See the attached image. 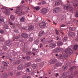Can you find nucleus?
<instances>
[{
    "mask_svg": "<svg viewBox=\"0 0 78 78\" xmlns=\"http://www.w3.org/2000/svg\"><path fill=\"white\" fill-rule=\"evenodd\" d=\"M76 69V67L75 66H73L71 67L70 69H69L68 71V73H64L62 74V76L64 78H66L67 77L68 75L70 73V75L69 76V78H73L74 73H73L72 72L74 70H75Z\"/></svg>",
    "mask_w": 78,
    "mask_h": 78,
    "instance_id": "1",
    "label": "nucleus"
},
{
    "mask_svg": "<svg viewBox=\"0 0 78 78\" xmlns=\"http://www.w3.org/2000/svg\"><path fill=\"white\" fill-rule=\"evenodd\" d=\"M72 52V50L69 48H68L66 49V50L65 52V54H64V58H66L68 57V56L67 55L71 54Z\"/></svg>",
    "mask_w": 78,
    "mask_h": 78,
    "instance_id": "2",
    "label": "nucleus"
},
{
    "mask_svg": "<svg viewBox=\"0 0 78 78\" xmlns=\"http://www.w3.org/2000/svg\"><path fill=\"white\" fill-rule=\"evenodd\" d=\"M70 5V4H67L66 5H65L63 6V9L64 10H69L71 11H73V9Z\"/></svg>",
    "mask_w": 78,
    "mask_h": 78,
    "instance_id": "3",
    "label": "nucleus"
},
{
    "mask_svg": "<svg viewBox=\"0 0 78 78\" xmlns=\"http://www.w3.org/2000/svg\"><path fill=\"white\" fill-rule=\"evenodd\" d=\"M47 24L46 23L44 22H41V23L39 24V26L40 27L42 28H44L46 27V24Z\"/></svg>",
    "mask_w": 78,
    "mask_h": 78,
    "instance_id": "4",
    "label": "nucleus"
},
{
    "mask_svg": "<svg viewBox=\"0 0 78 78\" xmlns=\"http://www.w3.org/2000/svg\"><path fill=\"white\" fill-rule=\"evenodd\" d=\"M62 49H61V48H57L53 50V52L55 53H58V52L60 51H61V50H62Z\"/></svg>",
    "mask_w": 78,
    "mask_h": 78,
    "instance_id": "5",
    "label": "nucleus"
},
{
    "mask_svg": "<svg viewBox=\"0 0 78 78\" xmlns=\"http://www.w3.org/2000/svg\"><path fill=\"white\" fill-rule=\"evenodd\" d=\"M61 11V9L59 8H57L53 10V12L55 13H58L60 12Z\"/></svg>",
    "mask_w": 78,
    "mask_h": 78,
    "instance_id": "6",
    "label": "nucleus"
},
{
    "mask_svg": "<svg viewBox=\"0 0 78 78\" xmlns=\"http://www.w3.org/2000/svg\"><path fill=\"white\" fill-rule=\"evenodd\" d=\"M47 12V10L46 9L44 8L41 11V13L44 15L46 14Z\"/></svg>",
    "mask_w": 78,
    "mask_h": 78,
    "instance_id": "7",
    "label": "nucleus"
},
{
    "mask_svg": "<svg viewBox=\"0 0 78 78\" xmlns=\"http://www.w3.org/2000/svg\"><path fill=\"white\" fill-rule=\"evenodd\" d=\"M34 30V26H29L27 30L29 31H31Z\"/></svg>",
    "mask_w": 78,
    "mask_h": 78,
    "instance_id": "8",
    "label": "nucleus"
},
{
    "mask_svg": "<svg viewBox=\"0 0 78 78\" xmlns=\"http://www.w3.org/2000/svg\"><path fill=\"white\" fill-rule=\"evenodd\" d=\"M55 5H62V2H61V0H57V2H55Z\"/></svg>",
    "mask_w": 78,
    "mask_h": 78,
    "instance_id": "9",
    "label": "nucleus"
},
{
    "mask_svg": "<svg viewBox=\"0 0 78 78\" xmlns=\"http://www.w3.org/2000/svg\"><path fill=\"white\" fill-rule=\"evenodd\" d=\"M49 46H50L51 48H55L56 47V44L54 43H51L49 44Z\"/></svg>",
    "mask_w": 78,
    "mask_h": 78,
    "instance_id": "10",
    "label": "nucleus"
},
{
    "mask_svg": "<svg viewBox=\"0 0 78 78\" xmlns=\"http://www.w3.org/2000/svg\"><path fill=\"white\" fill-rule=\"evenodd\" d=\"M75 33L74 32L69 33L68 34L69 36L71 37H73L74 36Z\"/></svg>",
    "mask_w": 78,
    "mask_h": 78,
    "instance_id": "11",
    "label": "nucleus"
},
{
    "mask_svg": "<svg viewBox=\"0 0 78 78\" xmlns=\"http://www.w3.org/2000/svg\"><path fill=\"white\" fill-rule=\"evenodd\" d=\"M21 36L24 38H26L28 36V35L27 34L25 33H23L21 34Z\"/></svg>",
    "mask_w": 78,
    "mask_h": 78,
    "instance_id": "12",
    "label": "nucleus"
},
{
    "mask_svg": "<svg viewBox=\"0 0 78 78\" xmlns=\"http://www.w3.org/2000/svg\"><path fill=\"white\" fill-rule=\"evenodd\" d=\"M56 61L57 59L54 58L52 59L51 60H50V63L52 64Z\"/></svg>",
    "mask_w": 78,
    "mask_h": 78,
    "instance_id": "13",
    "label": "nucleus"
},
{
    "mask_svg": "<svg viewBox=\"0 0 78 78\" xmlns=\"http://www.w3.org/2000/svg\"><path fill=\"white\" fill-rule=\"evenodd\" d=\"M44 34V32L43 31H41L39 33V36L42 37Z\"/></svg>",
    "mask_w": 78,
    "mask_h": 78,
    "instance_id": "14",
    "label": "nucleus"
},
{
    "mask_svg": "<svg viewBox=\"0 0 78 78\" xmlns=\"http://www.w3.org/2000/svg\"><path fill=\"white\" fill-rule=\"evenodd\" d=\"M23 65H20L18 66V70H20L22 69L23 67Z\"/></svg>",
    "mask_w": 78,
    "mask_h": 78,
    "instance_id": "15",
    "label": "nucleus"
},
{
    "mask_svg": "<svg viewBox=\"0 0 78 78\" xmlns=\"http://www.w3.org/2000/svg\"><path fill=\"white\" fill-rule=\"evenodd\" d=\"M12 44L11 40H9L6 42V44L8 46Z\"/></svg>",
    "mask_w": 78,
    "mask_h": 78,
    "instance_id": "16",
    "label": "nucleus"
},
{
    "mask_svg": "<svg viewBox=\"0 0 78 78\" xmlns=\"http://www.w3.org/2000/svg\"><path fill=\"white\" fill-rule=\"evenodd\" d=\"M58 58L60 59H62L64 58V55L63 53L62 54L59 55L58 56Z\"/></svg>",
    "mask_w": 78,
    "mask_h": 78,
    "instance_id": "17",
    "label": "nucleus"
},
{
    "mask_svg": "<svg viewBox=\"0 0 78 78\" xmlns=\"http://www.w3.org/2000/svg\"><path fill=\"white\" fill-rule=\"evenodd\" d=\"M1 9H3V10L5 9V11H4V12L5 14H8L9 13V11L6 9L5 8H1Z\"/></svg>",
    "mask_w": 78,
    "mask_h": 78,
    "instance_id": "18",
    "label": "nucleus"
},
{
    "mask_svg": "<svg viewBox=\"0 0 78 78\" xmlns=\"http://www.w3.org/2000/svg\"><path fill=\"white\" fill-rule=\"evenodd\" d=\"M57 44L59 46H62L63 44V43L61 41H58L57 43Z\"/></svg>",
    "mask_w": 78,
    "mask_h": 78,
    "instance_id": "19",
    "label": "nucleus"
},
{
    "mask_svg": "<svg viewBox=\"0 0 78 78\" xmlns=\"http://www.w3.org/2000/svg\"><path fill=\"white\" fill-rule=\"evenodd\" d=\"M32 67L34 69H36L37 68V65L36 64H33L32 65Z\"/></svg>",
    "mask_w": 78,
    "mask_h": 78,
    "instance_id": "20",
    "label": "nucleus"
},
{
    "mask_svg": "<svg viewBox=\"0 0 78 78\" xmlns=\"http://www.w3.org/2000/svg\"><path fill=\"white\" fill-rule=\"evenodd\" d=\"M68 69V67L67 66H64L62 67V69L63 70H66Z\"/></svg>",
    "mask_w": 78,
    "mask_h": 78,
    "instance_id": "21",
    "label": "nucleus"
},
{
    "mask_svg": "<svg viewBox=\"0 0 78 78\" xmlns=\"http://www.w3.org/2000/svg\"><path fill=\"white\" fill-rule=\"evenodd\" d=\"M40 9V8L39 6H37L34 8V9L37 11L39 10Z\"/></svg>",
    "mask_w": 78,
    "mask_h": 78,
    "instance_id": "22",
    "label": "nucleus"
},
{
    "mask_svg": "<svg viewBox=\"0 0 78 78\" xmlns=\"http://www.w3.org/2000/svg\"><path fill=\"white\" fill-rule=\"evenodd\" d=\"M30 66V64L29 63H27L25 64V66L26 67H29Z\"/></svg>",
    "mask_w": 78,
    "mask_h": 78,
    "instance_id": "23",
    "label": "nucleus"
},
{
    "mask_svg": "<svg viewBox=\"0 0 78 78\" xmlns=\"http://www.w3.org/2000/svg\"><path fill=\"white\" fill-rule=\"evenodd\" d=\"M26 54L30 56L31 55L32 53L30 51L27 52L26 53Z\"/></svg>",
    "mask_w": 78,
    "mask_h": 78,
    "instance_id": "24",
    "label": "nucleus"
},
{
    "mask_svg": "<svg viewBox=\"0 0 78 78\" xmlns=\"http://www.w3.org/2000/svg\"><path fill=\"white\" fill-rule=\"evenodd\" d=\"M41 58H38L36 59V61L37 62H39L41 61Z\"/></svg>",
    "mask_w": 78,
    "mask_h": 78,
    "instance_id": "25",
    "label": "nucleus"
},
{
    "mask_svg": "<svg viewBox=\"0 0 78 78\" xmlns=\"http://www.w3.org/2000/svg\"><path fill=\"white\" fill-rule=\"evenodd\" d=\"M20 12V10L19 8L18 9H17L16 10V11H15V12L16 14Z\"/></svg>",
    "mask_w": 78,
    "mask_h": 78,
    "instance_id": "26",
    "label": "nucleus"
},
{
    "mask_svg": "<svg viewBox=\"0 0 78 78\" xmlns=\"http://www.w3.org/2000/svg\"><path fill=\"white\" fill-rule=\"evenodd\" d=\"M44 65V62H41V63L39 64V66L41 67H42Z\"/></svg>",
    "mask_w": 78,
    "mask_h": 78,
    "instance_id": "27",
    "label": "nucleus"
},
{
    "mask_svg": "<svg viewBox=\"0 0 78 78\" xmlns=\"http://www.w3.org/2000/svg\"><path fill=\"white\" fill-rule=\"evenodd\" d=\"M23 78H30V76H28L27 75H24L23 77Z\"/></svg>",
    "mask_w": 78,
    "mask_h": 78,
    "instance_id": "28",
    "label": "nucleus"
},
{
    "mask_svg": "<svg viewBox=\"0 0 78 78\" xmlns=\"http://www.w3.org/2000/svg\"><path fill=\"white\" fill-rule=\"evenodd\" d=\"M78 48V46L76 45L74 46L73 48L74 49L76 50Z\"/></svg>",
    "mask_w": 78,
    "mask_h": 78,
    "instance_id": "29",
    "label": "nucleus"
},
{
    "mask_svg": "<svg viewBox=\"0 0 78 78\" xmlns=\"http://www.w3.org/2000/svg\"><path fill=\"white\" fill-rule=\"evenodd\" d=\"M0 41L2 42H3L4 41V39H3V37H0Z\"/></svg>",
    "mask_w": 78,
    "mask_h": 78,
    "instance_id": "30",
    "label": "nucleus"
},
{
    "mask_svg": "<svg viewBox=\"0 0 78 78\" xmlns=\"http://www.w3.org/2000/svg\"><path fill=\"white\" fill-rule=\"evenodd\" d=\"M10 18L11 20H14L15 19V17L14 16L12 15H11Z\"/></svg>",
    "mask_w": 78,
    "mask_h": 78,
    "instance_id": "31",
    "label": "nucleus"
},
{
    "mask_svg": "<svg viewBox=\"0 0 78 78\" xmlns=\"http://www.w3.org/2000/svg\"><path fill=\"white\" fill-rule=\"evenodd\" d=\"M8 26L7 24L5 25L4 27H3L4 28H5V29H8Z\"/></svg>",
    "mask_w": 78,
    "mask_h": 78,
    "instance_id": "32",
    "label": "nucleus"
},
{
    "mask_svg": "<svg viewBox=\"0 0 78 78\" xmlns=\"http://www.w3.org/2000/svg\"><path fill=\"white\" fill-rule=\"evenodd\" d=\"M8 65H4V67H3V69H4L5 70H6L7 69L6 68H5V67H7Z\"/></svg>",
    "mask_w": 78,
    "mask_h": 78,
    "instance_id": "33",
    "label": "nucleus"
},
{
    "mask_svg": "<svg viewBox=\"0 0 78 78\" xmlns=\"http://www.w3.org/2000/svg\"><path fill=\"white\" fill-rule=\"evenodd\" d=\"M74 5L75 6H77L78 5V2H75V3H74Z\"/></svg>",
    "mask_w": 78,
    "mask_h": 78,
    "instance_id": "34",
    "label": "nucleus"
},
{
    "mask_svg": "<svg viewBox=\"0 0 78 78\" xmlns=\"http://www.w3.org/2000/svg\"><path fill=\"white\" fill-rule=\"evenodd\" d=\"M69 31H73L74 30H73V28L72 27H70L69 28Z\"/></svg>",
    "mask_w": 78,
    "mask_h": 78,
    "instance_id": "35",
    "label": "nucleus"
},
{
    "mask_svg": "<svg viewBox=\"0 0 78 78\" xmlns=\"http://www.w3.org/2000/svg\"><path fill=\"white\" fill-rule=\"evenodd\" d=\"M67 37H64V38H63V41H67Z\"/></svg>",
    "mask_w": 78,
    "mask_h": 78,
    "instance_id": "36",
    "label": "nucleus"
},
{
    "mask_svg": "<svg viewBox=\"0 0 78 78\" xmlns=\"http://www.w3.org/2000/svg\"><path fill=\"white\" fill-rule=\"evenodd\" d=\"M4 62L5 64H6L7 65H8L9 64V62L8 61H5Z\"/></svg>",
    "mask_w": 78,
    "mask_h": 78,
    "instance_id": "37",
    "label": "nucleus"
},
{
    "mask_svg": "<svg viewBox=\"0 0 78 78\" xmlns=\"http://www.w3.org/2000/svg\"><path fill=\"white\" fill-rule=\"evenodd\" d=\"M26 58L27 60H29L30 58V57L29 56H26Z\"/></svg>",
    "mask_w": 78,
    "mask_h": 78,
    "instance_id": "38",
    "label": "nucleus"
},
{
    "mask_svg": "<svg viewBox=\"0 0 78 78\" xmlns=\"http://www.w3.org/2000/svg\"><path fill=\"white\" fill-rule=\"evenodd\" d=\"M7 48L6 46H4L3 47V49L4 50H7Z\"/></svg>",
    "mask_w": 78,
    "mask_h": 78,
    "instance_id": "39",
    "label": "nucleus"
},
{
    "mask_svg": "<svg viewBox=\"0 0 78 78\" xmlns=\"http://www.w3.org/2000/svg\"><path fill=\"white\" fill-rule=\"evenodd\" d=\"M24 14V12H21L20 13H19V15L20 16H21Z\"/></svg>",
    "mask_w": 78,
    "mask_h": 78,
    "instance_id": "40",
    "label": "nucleus"
},
{
    "mask_svg": "<svg viewBox=\"0 0 78 78\" xmlns=\"http://www.w3.org/2000/svg\"><path fill=\"white\" fill-rule=\"evenodd\" d=\"M55 32H56V34H57V35H58L59 34V32H58V31L57 30H55Z\"/></svg>",
    "mask_w": 78,
    "mask_h": 78,
    "instance_id": "41",
    "label": "nucleus"
},
{
    "mask_svg": "<svg viewBox=\"0 0 78 78\" xmlns=\"http://www.w3.org/2000/svg\"><path fill=\"white\" fill-rule=\"evenodd\" d=\"M15 64L17 65V64H19L20 63V62L19 61H16L15 62Z\"/></svg>",
    "mask_w": 78,
    "mask_h": 78,
    "instance_id": "42",
    "label": "nucleus"
},
{
    "mask_svg": "<svg viewBox=\"0 0 78 78\" xmlns=\"http://www.w3.org/2000/svg\"><path fill=\"white\" fill-rule=\"evenodd\" d=\"M4 17L3 16L0 17V20H3L4 19Z\"/></svg>",
    "mask_w": 78,
    "mask_h": 78,
    "instance_id": "43",
    "label": "nucleus"
},
{
    "mask_svg": "<svg viewBox=\"0 0 78 78\" xmlns=\"http://www.w3.org/2000/svg\"><path fill=\"white\" fill-rule=\"evenodd\" d=\"M0 33L1 34H3L4 32V30H0Z\"/></svg>",
    "mask_w": 78,
    "mask_h": 78,
    "instance_id": "44",
    "label": "nucleus"
},
{
    "mask_svg": "<svg viewBox=\"0 0 78 78\" xmlns=\"http://www.w3.org/2000/svg\"><path fill=\"white\" fill-rule=\"evenodd\" d=\"M27 71L28 72H30L29 68H27Z\"/></svg>",
    "mask_w": 78,
    "mask_h": 78,
    "instance_id": "45",
    "label": "nucleus"
},
{
    "mask_svg": "<svg viewBox=\"0 0 78 78\" xmlns=\"http://www.w3.org/2000/svg\"><path fill=\"white\" fill-rule=\"evenodd\" d=\"M25 17H22L21 19H20V20H25Z\"/></svg>",
    "mask_w": 78,
    "mask_h": 78,
    "instance_id": "46",
    "label": "nucleus"
},
{
    "mask_svg": "<svg viewBox=\"0 0 78 78\" xmlns=\"http://www.w3.org/2000/svg\"><path fill=\"white\" fill-rule=\"evenodd\" d=\"M3 76L4 78H6L7 77V75L6 74H4L3 75Z\"/></svg>",
    "mask_w": 78,
    "mask_h": 78,
    "instance_id": "47",
    "label": "nucleus"
},
{
    "mask_svg": "<svg viewBox=\"0 0 78 78\" xmlns=\"http://www.w3.org/2000/svg\"><path fill=\"white\" fill-rule=\"evenodd\" d=\"M15 38L16 39H18L19 38V36H16Z\"/></svg>",
    "mask_w": 78,
    "mask_h": 78,
    "instance_id": "48",
    "label": "nucleus"
},
{
    "mask_svg": "<svg viewBox=\"0 0 78 78\" xmlns=\"http://www.w3.org/2000/svg\"><path fill=\"white\" fill-rule=\"evenodd\" d=\"M20 74V73L19 72H18L17 73H16V75L17 76H18Z\"/></svg>",
    "mask_w": 78,
    "mask_h": 78,
    "instance_id": "49",
    "label": "nucleus"
},
{
    "mask_svg": "<svg viewBox=\"0 0 78 78\" xmlns=\"http://www.w3.org/2000/svg\"><path fill=\"white\" fill-rule=\"evenodd\" d=\"M1 56H3L5 55V53H2V54L1 55Z\"/></svg>",
    "mask_w": 78,
    "mask_h": 78,
    "instance_id": "50",
    "label": "nucleus"
},
{
    "mask_svg": "<svg viewBox=\"0 0 78 78\" xmlns=\"http://www.w3.org/2000/svg\"><path fill=\"white\" fill-rule=\"evenodd\" d=\"M36 50H37L36 49H35V48H33L32 49V51H36Z\"/></svg>",
    "mask_w": 78,
    "mask_h": 78,
    "instance_id": "51",
    "label": "nucleus"
},
{
    "mask_svg": "<svg viewBox=\"0 0 78 78\" xmlns=\"http://www.w3.org/2000/svg\"><path fill=\"white\" fill-rule=\"evenodd\" d=\"M61 66V65H60V63H58V64H57V66Z\"/></svg>",
    "mask_w": 78,
    "mask_h": 78,
    "instance_id": "52",
    "label": "nucleus"
},
{
    "mask_svg": "<svg viewBox=\"0 0 78 78\" xmlns=\"http://www.w3.org/2000/svg\"><path fill=\"white\" fill-rule=\"evenodd\" d=\"M76 17H78V12H76Z\"/></svg>",
    "mask_w": 78,
    "mask_h": 78,
    "instance_id": "53",
    "label": "nucleus"
},
{
    "mask_svg": "<svg viewBox=\"0 0 78 78\" xmlns=\"http://www.w3.org/2000/svg\"><path fill=\"white\" fill-rule=\"evenodd\" d=\"M65 27V25L62 24V25H61V27Z\"/></svg>",
    "mask_w": 78,
    "mask_h": 78,
    "instance_id": "54",
    "label": "nucleus"
},
{
    "mask_svg": "<svg viewBox=\"0 0 78 78\" xmlns=\"http://www.w3.org/2000/svg\"><path fill=\"white\" fill-rule=\"evenodd\" d=\"M37 5H41V2H39V3H38Z\"/></svg>",
    "mask_w": 78,
    "mask_h": 78,
    "instance_id": "55",
    "label": "nucleus"
},
{
    "mask_svg": "<svg viewBox=\"0 0 78 78\" xmlns=\"http://www.w3.org/2000/svg\"><path fill=\"white\" fill-rule=\"evenodd\" d=\"M59 76L58 74V73H57L56 74V75H55V76L56 77H57V76Z\"/></svg>",
    "mask_w": 78,
    "mask_h": 78,
    "instance_id": "56",
    "label": "nucleus"
},
{
    "mask_svg": "<svg viewBox=\"0 0 78 78\" xmlns=\"http://www.w3.org/2000/svg\"><path fill=\"white\" fill-rule=\"evenodd\" d=\"M10 25H14V24L12 23H10Z\"/></svg>",
    "mask_w": 78,
    "mask_h": 78,
    "instance_id": "57",
    "label": "nucleus"
},
{
    "mask_svg": "<svg viewBox=\"0 0 78 78\" xmlns=\"http://www.w3.org/2000/svg\"><path fill=\"white\" fill-rule=\"evenodd\" d=\"M74 0H72V1H71V3H74Z\"/></svg>",
    "mask_w": 78,
    "mask_h": 78,
    "instance_id": "58",
    "label": "nucleus"
},
{
    "mask_svg": "<svg viewBox=\"0 0 78 78\" xmlns=\"http://www.w3.org/2000/svg\"><path fill=\"white\" fill-rule=\"evenodd\" d=\"M42 4H43V5H44L46 4V2H45L44 1H43V2H42Z\"/></svg>",
    "mask_w": 78,
    "mask_h": 78,
    "instance_id": "59",
    "label": "nucleus"
},
{
    "mask_svg": "<svg viewBox=\"0 0 78 78\" xmlns=\"http://www.w3.org/2000/svg\"><path fill=\"white\" fill-rule=\"evenodd\" d=\"M25 20H20V22H24Z\"/></svg>",
    "mask_w": 78,
    "mask_h": 78,
    "instance_id": "60",
    "label": "nucleus"
},
{
    "mask_svg": "<svg viewBox=\"0 0 78 78\" xmlns=\"http://www.w3.org/2000/svg\"><path fill=\"white\" fill-rule=\"evenodd\" d=\"M9 75L10 76H12L13 75V74L12 73H10L9 74Z\"/></svg>",
    "mask_w": 78,
    "mask_h": 78,
    "instance_id": "61",
    "label": "nucleus"
},
{
    "mask_svg": "<svg viewBox=\"0 0 78 78\" xmlns=\"http://www.w3.org/2000/svg\"><path fill=\"white\" fill-rule=\"evenodd\" d=\"M56 38H57L56 39L57 40H58L59 39V37H57Z\"/></svg>",
    "mask_w": 78,
    "mask_h": 78,
    "instance_id": "62",
    "label": "nucleus"
},
{
    "mask_svg": "<svg viewBox=\"0 0 78 78\" xmlns=\"http://www.w3.org/2000/svg\"><path fill=\"white\" fill-rule=\"evenodd\" d=\"M4 20H0V23H2V22H3Z\"/></svg>",
    "mask_w": 78,
    "mask_h": 78,
    "instance_id": "63",
    "label": "nucleus"
},
{
    "mask_svg": "<svg viewBox=\"0 0 78 78\" xmlns=\"http://www.w3.org/2000/svg\"><path fill=\"white\" fill-rule=\"evenodd\" d=\"M78 35V33H77ZM76 40L77 41H78V36L76 38Z\"/></svg>",
    "mask_w": 78,
    "mask_h": 78,
    "instance_id": "64",
    "label": "nucleus"
}]
</instances>
